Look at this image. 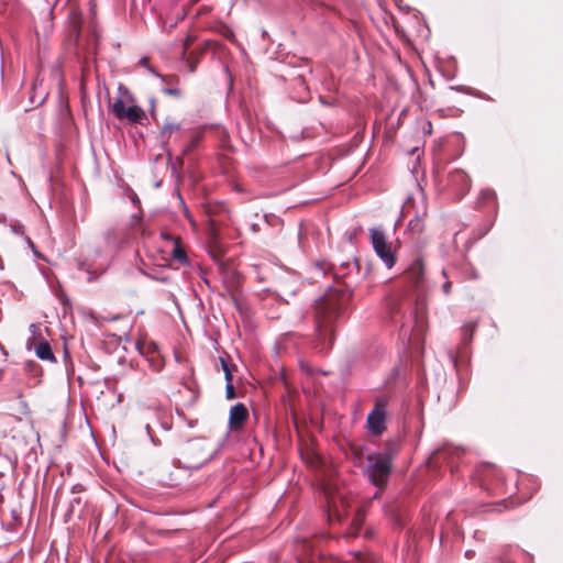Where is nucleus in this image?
I'll return each mask as SVG.
<instances>
[{
  "label": "nucleus",
  "instance_id": "nucleus-2",
  "mask_svg": "<svg viewBox=\"0 0 563 563\" xmlns=\"http://www.w3.org/2000/svg\"><path fill=\"white\" fill-rule=\"evenodd\" d=\"M332 504L333 511L329 514V520H333L335 518L339 522L347 521L352 526L353 531L351 533H356L364 522V512L357 507V505H351L342 496L339 497V503L333 499Z\"/></svg>",
  "mask_w": 563,
  "mask_h": 563
},
{
  "label": "nucleus",
  "instance_id": "nucleus-27",
  "mask_svg": "<svg viewBox=\"0 0 563 563\" xmlns=\"http://www.w3.org/2000/svg\"><path fill=\"white\" fill-rule=\"evenodd\" d=\"M450 290H451V283L450 282H445L443 284V291L445 295H449L450 294Z\"/></svg>",
  "mask_w": 563,
  "mask_h": 563
},
{
  "label": "nucleus",
  "instance_id": "nucleus-36",
  "mask_svg": "<svg viewBox=\"0 0 563 563\" xmlns=\"http://www.w3.org/2000/svg\"><path fill=\"white\" fill-rule=\"evenodd\" d=\"M101 255V251L100 250H95V256H100Z\"/></svg>",
  "mask_w": 563,
  "mask_h": 563
},
{
  "label": "nucleus",
  "instance_id": "nucleus-37",
  "mask_svg": "<svg viewBox=\"0 0 563 563\" xmlns=\"http://www.w3.org/2000/svg\"><path fill=\"white\" fill-rule=\"evenodd\" d=\"M132 201L135 202V201H139L137 197L134 195V197L132 198Z\"/></svg>",
  "mask_w": 563,
  "mask_h": 563
},
{
  "label": "nucleus",
  "instance_id": "nucleus-10",
  "mask_svg": "<svg viewBox=\"0 0 563 563\" xmlns=\"http://www.w3.org/2000/svg\"><path fill=\"white\" fill-rule=\"evenodd\" d=\"M351 555L353 559L350 561V563H382L380 560L373 553H363L358 551L352 552Z\"/></svg>",
  "mask_w": 563,
  "mask_h": 563
},
{
  "label": "nucleus",
  "instance_id": "nucleus-4",
  "mask_svg": "<svg viewBox=\"0 0 563 563\" xmlns=\"http://www.w3.org/2000/svg\"><path fill=\"white\" fill-rule=\"evenodd\" d=\"M368 232L375 254L387 268H391L395 265V254L391 250V243L387 241L384 230L382 228H371Z\"/></svg>",
  "mask_w": 563,
  "mask_h": 563
},
{
  "label": "nucleus",
  "instance_id": "nucleus-12",
  "mask_svg": "<svg viewBox=\"0 0 563 563\" xmlns=\"http://www.w3.org/2000/svg\"><path fill=\"white\" fill-rule=\"evenodd\" d=\"M408 274H409V277L412 280L413 285L416 287H418L420 285L421 280H422V277H423V268H422V266L419 263L415 264L410 268V272Z\"/></svg>",
  "mask_w": 563,
  "mask_h": 563
},
{
  "label": "nucleus",
  "instance_id": "nucleus-18",
  "mask_svg": "<svg viewBox=\"0 0 563 563\" xmlns=\"http://www.w3.org/2000/svg\"><path fill=\"white\" fill-rule=\"evenodd\" d=\"M162 91L165 93V95H168V96H173V97H180L181 96V91L179 88L177 87H166V88H162Z\"/></svg>",
  "mask_w": 563,
  "mask_h": 563
},
{
  "label": "nucleus",
  "instance_id": "nucleus-25",
  "mask_svg": "<svg viewBox=\"0 0 563 563\" xmlns=\"http://www.w3.org/2000/svg\"><path fill=\"white\" fill-rule=\"evenodd\" d=\"M210 457H211V455H210V454L205 455V456L201 459V461H200V462H198V463L195 465V467H199V466L203 465L205 463H207V462L210 460Z\"/></svg>",
  "mask_w": 563,
  "mask_h": 563
},
{
  "label": "nucleus",
  "instance_id": "nucleus-7",
  "mask_svg": "<svg viewBox=\"0 0 563 563\" xmlns=\"http://www.w3.org/2000/svg\"><path fill=\"white\" fill-rule=\"evenodd\" d=\"M180 133V124L172 121H166L162 126L158 139L161 142V146L163 151L170 155V150L168 147L169 141L174 135H178Z\"/></svg>",
  "mask_w": 563,
  "mask_h": 563
},
{
  "label": "nucleus",
  "instance_id": "nucleus-20",
  "mask_svg": "<svg viewBox=\"0 0 563 563\" xmlns=\"http://www.w3.org/2000/svg\"><path fill=\"white\" fill-rule=\"evenodd\" d=\"M197 142H198V139L191 140L190 143L188 145H186L184 147V150L181 151V155L185 156V155L189 154L192 151V148L196 146Z\"/></svg>",
  "mask_w": 563,
  "mask_h": 563
},
{
  "label": "nucleus",
  "instance_id": "nucleus-19",
  "mask_svg": "<svg viewBox=\"0 0 563 563\" xmlns=\"http://www.w3.org/2000/svg\"><path fill=\"white\" fill-rule=\"evenodd\" d=\"M225 395L228 399H234L236 397L235 388L232 382H228L225 385Z\"/></svg>",
  "mask_w": 563,
  "mask_h": 563
},
{
  "label": "nucleus",
  "instance_id": "nucleus-34",
  "mask_svg": "<svg viewBox=\"0 0 563 563\" xmlns=\"http://www.w3.org/2000/svg\"><path fill=\"white\" fill-rule=\"evenodd\" d=\"M79 504L80 503V498H74L73 501H71V506H74V504Z\"/></svg>",
  "mask_w": 563,
  "mask_h": 563
},
{
  "label": "nucleus",
  "instance_id": "nucleus-9",
  "mask_svg": "<svg viewBox=\"0 0 563 563\" xmlns=\"http://www.w3.org/2000/svg\"><path fill=\"white\" fill-rule=\"evenodd\" d=\"M35 354L38 358L44 361H55L54 353L48 342L44 341L36 345Z\"/></svg>",
  "mask_w": 563,
  "mask_h": 563
},
{
  "label": "nucleus",
  "instance_id": "nucleus-38",
  "mask_svg": "<svg viewBox=\"0 0 563 563\" xmlns=\"http://www.w3.org/2000/svg\"><path fill=\"white\" fill-rule=\"evenodd\" d=\"M473 277H474V278H477V277H478L477 273H474V274H473Z\"/></svg>",
  "mask_w": 563,
  "mask_h": 563
},
{
  "label": "nucleus",
  "instance_id": "nucleus-35",
  "mask_svg": "<svg viewBox=\"0 0 563 563\" xmlns=\"http://www.w3.org/2000/svg\"><path fill=\"white\" fill-rule=\"evenodd\" d=\"M146 432L151 437V427H150V424H146Z\"/></svg>",
  "mask_w": 563,
  "mask_h": 563
},
{
  "label": "nucleus",
  "instance_id": "nucleus-31",
  "mask_svg": "<svg viewBox=\"0 0 563 563\" xmlns=\"http://www.w3.org/2000/svg\"><path fill=\"white\" fill-rule=\"evenodd\" d=\"M82 490V486L81 485H75L74 488H73V492H80Z\"/></svg>",
  "mask_w": 563,
  "mask_h": 563
},
{
  "label": "nucleus",
  "instance_id": "nucleus-32",
  "mask_svg": "<svg viewBox=\"0 0 563 563\" xmlns=\"http://www.w3.org/2000/svg\"><path fill=\"white\" fill-rule=\"evenodd\" d=\"M473 554H474V551H471V550L465 552V556L468 559H471L473 556Z\"/></svg>",
  "mask_w": 563,
  "mask_h": 563
},
{
  "label": "nucleus",
  "instance_id": "nucleus-30",
  "mask_svg": "<svg viewBox=\"0 0 563 563\" xmlns=\"http://www.w3.org/2000/svg\"><path fill=\"white\" fill-rule=\"evenodd\" d=\"M389 310L391 313H394V312L398 311V308L396 306H394L393 302H390Z\"/></svg>",
  "mask_w": 563,
  "mask_h": 563
},
{
  "label": "nucleus",
  "instance_id": "nucleus-23",
  "mask_svg": "<svg viewBox=\"0 0 563 563\" xmlns=\"http://www.w3.org/2000/svg\"><path fill=\"white\" fill-rule=\"evenodd\" d=\"M192 42V37L190 35H188L185 40V43H184V49L181 52V56L184 57L186 55V51L188 49V47L190 46V43Z\"/></svg>",
  "mask_w": 563,
  "mask_h": 563
},
{
  "label": "nucleus",
  "instance_id": "nucleus-5",
  "mask_svg": "<svg viewBox=\"0 0 563 563\" xmlns=\"http://www.w3.org/2000/svg\"><path fill=\"white\" fill-rule=\"evenodd\" d=\"M388 399L385 396L376 398L374 408L367 415L366 424L368 433L375 437L380 435L386 429V410Z\"/></svg>",
  "mask_w": 563,
  "mask_h": 563
},
{
  "label": "nucleus",
  "instance_id": "nucleus-28",
  "mask_svg": "<svg viewBox=\"0 0 563 563\" xmlns=\"http://www.w3.org/2000/svg\"><path fill=\"white\" fill-rule=\"evenodd\" d=\"M30 331L32 332V334L35 335L37 333V331H40V328L35 323H32L30 325Z\"/></svg>",
  "mask_w": 563,
  "mask_h": 563
},
{
  "label": "nucleus",
  "instance_id": "nucleus-14",
  "mask_svg": "<svg viewBox=\"0 0 563 563\" xmlns=\"http://www.w3.org/2000/svg\"><path fill=\"white\" fill-rule=\"evenodd\" d=\"M424 228V223H423V220L422 218H420L419 216H416L415 218H412L409 223H408V230L413 233V234H418V233H421L422 230Z\"/></svg>",
  "mask_w": 563,
  "mask_h": 563
},
{
  "label": "nucleus",
  "instance_id": "nucleus-24",
  "mask_svg": "<svg viewBox=\"0 0 563 563\" xmlns=\"http://www.w3.org/2000/svg\"><path fill=\"white\" fill-rule=\"evenodd\" d=\"M161 236L163 240L173 241L174 243H175V240H179L178 238H175L174 235H172L170 233H167V232H162Z\"/></svg>",
  "mask_w": 563,
  "mask_h": 563
},
{
  "label": "nucleus",
  "instance_id": "nucleus-3",
  "mask_svg": "<svg viewBox=\"0 0 563 563\" xmlns=\"http://www.w3.org/2000/svg\"><path fill=\"white\" fill-rule=\"evenodd\" d=\"M366 460L368 462L367 475L369 481L375 486L385 484L391 470L390 457L387 454L373 453L368 454Z\"/></svg>",
  "mask_w": 563,
  "mask_h": 563
},
{
  "label": "nucleus",
  "instance_id": "nucleus-13",
  "mask_svg": "<svg viewBox=\"0 0 563 563\" xmlns=\"http://www.w3.org/2000/svg\"><path fill=\"white\" fill-rule=\"evenodd\" d=\"M172 255H173L174 260H176L177 262H179L181 264H186L188 262L186 253L183 250L179 240H175V244H174V249H173Z\"/></svg>",
  "mask_w": 563,
  "mask_h": 563
},
{
  "label": "nucleus",
  "instance_id": "nucleus-6",
  "mask_svg": "<svg viewBox=\"0 0 563 563\" xmlns=\"http://www.w3.org/2000/svg\"><path fill=\"white\" fill-rule=\"evenodd\" d=\"M112 112L119 120L126 119L132 123H140L145 113L139 106L125 107L124 101L121 98L114 100L111 106Z\"/></svg>",
  "mask_w": 563,
  "mask_h": 563
},
{
  "label": "nucleus",
  "instance_id": "nucleus-26",
  "mask_svg": "<svg viewBox=\"0 0 563 563\" xmlns=\"http://www.w3.org/2000/svg\"><path fill=\"white\" fill-rule=\"evenodd\" d=\"M200 449H201V443L200 442H192L189 445V450L190 451H196V450H200Z\"/></svg>",
  "mask_w": 563,
  "mask_h": 563
},
{
  "label": "nucleus",
  "instance_id": "nucleus-11",
  "mask_svg": "<svg viewBox=\"0 0 563 563\" xmlns=\"http://www.w3.org/2000/svg\"><path fill=\"white\" fill-rule=\"evenodd\" d=\"M450 184H460L462 185L464 191H466L470 187V179L463 170H455L450 174Z\"/></svg>",
  "mask_w": 563,
  "mask_h": 563
},
{
  "label": "nucleus",
  "instance_id": "nucleus-15",
  "mask_svg": "<svg viewBox=\"0 0 563 563\" xmlns=\"http://www.w3.org/2000/svg\"><path fill=\"white\" fill-rule=\"evenodd\" d=\"M140 65H142L143 67H145L152 75H154L155 77L159 78L161 80H165L164 76L161 75L159 73H157L154 68L151 67L150 63H148V58L147 57H142L139 62Z\"/></svg>",
  "mask_w": 563,
  "mask_h": 563
},
{
  "label": "nucleus",
  "instance_id": "nucleus-33",
  "mask_svg": "<svg viewBox=\"0 0 563 563\" xmlns=\"http://www.w3.org/2000/svg\"><path fill=\"white\" fill-rule=\"evenodd\" d=\"M345 265H346L347 268L351 267V266H353V267H357L358 266L357 261H355L353 264L346 263Z\"/></svg>",
  "mask_w": 563,
  "mask_h": 563
},
{
  "label": "nucleus",
  "instance_id": "nucleus-22",
  "mask_svg": "<svg viewBox=\"0 0 563 563\" xmlns=\"http://www.w3.org/2000/svg\"><path fill=\"white\" fill-rule=\"evenodd\" d=\"M482 198L483 199H494L495 198V192L490 189H485L482 191Z\"/></svg>",
  "mask_w": 563,
  "mask_h": 563
},
{
  "label": "nucleus",
  "instance_id": "nucleus-17",
  "mask_svg": "<svg viewBox=\"0 0 563 563\" xmlns=\"http://www.w3.org/2000/svg\"><path fill=\"white\" fill-rule=\"evenodd\" d=\"M220 362H221V367H222V369L224 372L225 382L227 383L228 382H232L233 375H232V372H231V369L229 367L228 362L224 358H222V357L220 358Z\"/></svg>",
  "mask_w": 563,
  "mask_h": 563
},
{
  "label": "nucleus",
  "instance_id": "nucleus-21",
  "mask_svg": "<svg viewBox=\"0 0 563 563\" xmlns=\"http://www.w3.org/2000/svg\"><path fill=\"white\" fill-rule=\"evenodd\" d=\"M165 80H162L163 82H166L168 85H176L178 82V77L175 75L172 76H164Z\"/></svg>",
  "mask_w": 563,
  "mask_h": 563
},
{
  "label": "nucleus",
  "instance_id": "nucleus-8",
  "mask_svg": "<svg viewBox=\"0 0 563 563\" xmlns=\"http://www.w3.org/2000/svg\"><path fill=\"white\" fill-rule=\"evenodd\" d=\"M247 409L243 404L239 402L231 407L229 415L230 428L232 430H239L247 419Z\"/></svg>",
  "mask_w": 563,
  "mask_h": 563
},
{
  "label": "nucleus",
  "instance_id": "nucleus-29",
  "mask_svg": "<svg viewBox=\"0 0 563 563\" xmlns=\"http://www.w3.org/2000/svg\"><path fill=\"white\" fill-rule=\"evenodd\" d=\"M445 454H446V450H444V449H443V450H440V451H437V452L434 453V455H435V456H438V457H440L441 455H445Z\"/></svg>",
  "mask_w": 563,
  "mask_h": 563
},
{
  "label": "nucleus",
  "instance_id": "nucleus-16",
  "mask_svg": "<svg viewBox=\"0 0 563 563\" xmlns=\"http://www.w3.org/2000/svg\"><path fill=\"white\" fill-rule=\"evenodd\" d=\"M36 89H37V87H36V84H35L34 87H33V92H32V95L30 97V101H31L32 104L40 106L45 100V96L43 93L37 95Z\"/></svg>",
  "mask_w": 563,
  "mask_h": 563
},
{
  "label": "nucleus",
  "instance_id": "nucleus-1",
  "mask_svg": "<svg viewBox=\"0 0 563 563\" xmlns=\"http://www.w3.org/2000/svg\"><path fill=\"white\" fill-rule=\"evenodd\" d=\"M343 303L338 296H328L316 306L317 347L320 352L330 350L334 339V322L342 313Z\"/></svg>",
  "mask_w": 563,
  "mask_h": 563
}]
</instances>
